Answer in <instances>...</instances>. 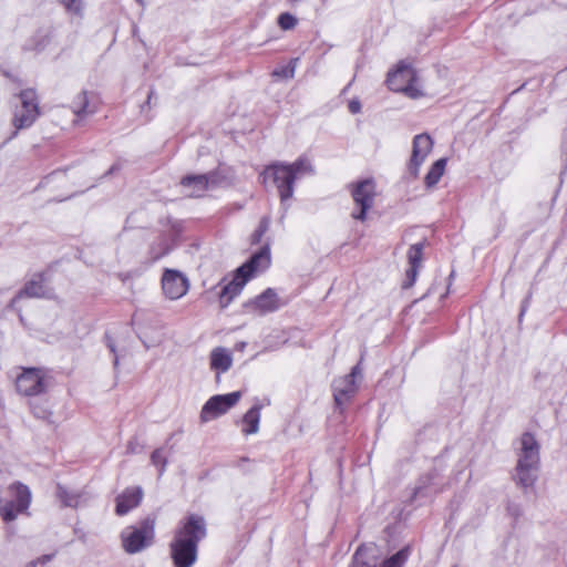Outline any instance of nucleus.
Instances as JSON below:
<instances>
[{
  "label": "nucleus",
  "mask_w": 567,
  "mask_h": 567,
  "mask_svg": "<svg viewBox=\"0 0 567 567\" xmlns=\"http://www.w3.org/2000/svg\"><path fill=\"white\" fill-rule=\"evenodd\" d=\"M104 338H105V342H106L107 348L114 354L113 365L116 369L118 367L120 361H118V357L116 354L115 342H114L113 338L109 333H106Z\"/></svg>",
  "instance_id": "38"
},
{
  "label": "nucleus",
  "mask_w": 567,
  "mask_h": 567,
  "mask_svg": "<svg viewBox=\"0 0 567 567\" xmlns=\"http://www.w3.org/2000/svg\"><path fill=\"white\" fill-rule=\"evenodd\" d=\"M162 289L166 298L177 300L187 293L189 281L181 271L166 269L162 277Z\"/></svg>",
  "instance_id": "12"
},
{
  "label": "nucleus",
  "mask_w": 567,
  "mask_h": 567,
  "mask_svg": "<svg viewBox=\"0 0 567 567\" xmlns=\"http://www.w3.org/2000/svg\"><path fill=\"white\" fill-rule=\"evenodd\" d=\"M245 308L258 315L274 312L280 308L278 295L272 288H267L260 295L246 302Z\"/></svg>",
  "instance_id": "14"
},
{
  "label": "nucleus",
  "mask_w": 567,
  "mask_h": 567,
  "mask_svg": "<svg viewBox=\"0 0 567 567\" xmlns=\"http://www.w3.org/2000/svg\"><path fill=\"white\" fill-rule=\"evenodd\" d=\"M410 556V547L405 546L391 557L386 558L381 567H404Z\"/></svg>",
  "instance_id": "32"
},
{
  "label": "nucleus",
  "mask_w": 567,
  "mask_h": 567,
  "mask_svg": "<svg viewBox=\"0 0 567 567\" xmlns=\"http://www.w3.org/2000/svg\"><path fill=\"white\" fill-rule=\"evenodd\" d=\"M206 535L207 525L202 515L189 514L182 519L169 544L174 567H193L198 557V545Z\"/></svg>",
  "instance_id": "1"
},
{
  "label": "nucleus",
  "mask_w": 567,
  "mask_h": 567,
  "mask_svg": "<svg viewBox=\"0 0 567 567\" xmlns=\"http://www.w3.org/2000/svg\"><path fill=\"white\" fill-rule=\"evenodd\" d=\"M207 177V185L209 188H216L224 184H227L231 179L230 169L218 166L217 168L209 171L205 174Z\"/></svg>",
  "instance_id": "28"
},
{
  "label": "nucleus",
  "mask_w": 567,
  "mask_h": 567,
  "mask_svg": "<svg viewBox=\"0 0 567 567\" xmlns=\"http://www.w3.org/2000/svg\"><path fill=\"white\" fill-rule=\"evenodd\" d=\"M416 81V71L403 61L398 64L396 70L389 72L386 78V84L391 91L402 92L412 99H417L423 95L421 90L415 85Z\"/></svg>",
  "instance_id": "6"
},
{
  "label": "nucleus",
  "mask_w": 567,
  "mask_h": 567,
  "mask_svg": "<svg viewBox=\"0 0 567 567\" xmlns=\"http://www.w3.org/2000/svg\"><path fill=\"white\" fill-rule=\"evenodd\" d=\"M136 1H137V3H138L141 7H143V8L145 7V2H144V0H136Z\"/></svg>",
  "instance_id": "50"
},
{
  "label": "nucleus",
  "mask_w": 567,
  "mask_h": 567,
  "mask_svg": "<svg viewBox=\"0 0 567 567\" xmlns=\"http://www.w3.org/2000/svg\"><path fill=\"white\" fill-rule=\"evenodd\" d=\"M54 32L55 29L52 24L39 28L25 48L35 52L43 51L52 41Z\"/></svg>",
  "instance_id": "22"
},
{
  "label": "nucleus",
  "mask_w": 567,
  "mask_h": 567,
  "mask_svg": "<svg viewBox=\"0 0 567 567\" xmlns=\"http://www.w3.org/2000/svg\"><path fill=\"white\" fill-rule=\"evenodd\" d=\"M433 148V140L426 133L417 134L413 137L412 155L409 162V173L413 178H417L420 168L425 162L427 155Z\"/></svg>",
  "instance_id": "11"
},
{
  "label": "nucleus",
  "mask_w": 567,
  "mask_h": 567,
  "mask_svg": "<svg viewBox=\"0 0 567 567\" xmlns=\"http://www.w3.org/2000/svg\"><path fill=\"white\" fill-rule=\"evenodd\" d=\"M140 450H138V442L136 439H132L127 442V445H126V453L127 454H136L138 453Z\"/></svg>",
  "instance_id": "39"
},
{
  "label": "nucleus",
  "mask_w": 567,
  "mask_h": 567,
  "mask_svg": "<svg viewBox=\"0 0 567 567\" xmlns=\"http://www.w3.org/2000/svg\"><path fill=\"white\" fill-rule=\"evenodd\" d=\"M297 23V18L289 12H284L278 17V24L282 30H291Z\"/></svg>",
  "instance_id": "36"
},
{
  "label": "nucleus",
  "mask_w": 567,
  "mask_h": 567,
  "mask_svg": "<svg viewBox=\"0 0 567 567\" xmlns=\"http://www.w3.org/2000/svg\"><path fill=\"white\" fill-rule=\"evenodd\" d=\"M422 489H423V487H416L414 489L413 497H416L417 495H420L422 493Z\"/></svg>",
  "instance_id": "46"
},
{
  "label": "nucleus",
  "mask_w": 567,
  "mask_h": 567,
  "mask_svg": "<svg viewBox=\"0 0 567 567\" xmlns=\"http://www.w3.org/2000/svg\"><path fill=\"white\" fill-rule=\"evenodd\" d=\"M539 444L534 434L523 433L520 451L516 465L517 484L524 488L533 487L539 470Z\"/></svg>",
  "instance_id": "2"
},
{
  "label": "nucleus",
  "mask_w": 567,
  "mask_h": 567,
  "mask_svg": "<svg viewBox=\"0 0 567 567\" xmlns=\"http://www.w3.org/2000/svg\"><path fill=\"white\" fill-rule=\"evenodd\" d=\"M10 488L14 491V499L7 502L0 509V515L6 523L13 522L20 514H29L32 495L30 488L20 483H13Z\"/></svg>",
  "instance_id": "9"
},
{
  "label": "nucleus",
  "mask_w": 567,
  "mask_h": 567,
  "mask_svg": "<svg viewBox=\"0 0 567 567\" xmlns=\"http://www.w3.org/2000/svg\"><path fill=\"white\" fill-rule=\"evenodd\" d=\"M246 347V342H240L237 344V348L243 350Z\"/></svg>",
  "instance_id": "48"
},
{
  "label": "nucleus",
  "mask_w": 567,
  "mask_h": 567,
  "mask_svg": "<svg viewBox=\"0 0 567 567\" xmlns=\"http://www.w3.org/2000/svg\"><path fill=\"white\" fill-rule=\"evenodd\" d=\"M55 496L62 503V506L73 508L79 506L81 498L79 493L69 491L64 485L60 483L56 484Z\"/></svg>",
  "instance_id": "30"
},
{
  "label": "nucleus",
  "mask_w": 567,
  "mask_h": 567,
  "mask_svg": "<svg viewBox=\"0 0 567 567\" xmlns=\"http://www.w3.org/2000/svg\"><path fill=\"white\" fill-rule=\"evenodd\" d=\"M247 280L243 278L241 276L235 275L234 279L226 284L220 292H219V303L221 308H227L230 302L234 300L235 297H237L244 286L246 285Z\"/></svg>",
  "instance_id": "21"
},
{
  "label": "nucleus",
  "mask_w": 567,
  "mask_h": 567,
  "mask_svg": "<svg viewBox=\"0 0 567 567\" xmlns=\"http://www.w3.org/2000/svg\"><path fill=\"white\" fill-rule=\"evenodd\" d=\"M54 557V554H48L39 557L40 565H45L47 563L51 561Z\"/></svg>",
  "instance_id": "41"
},
{
  "label": "nucleus",
  "mask_w": 567,
  "mask_h": 567,
  "mask_svg": "<svg viewBox=\"0 0 567 567\" xmlns=\"http://www.w3.org/2000/svg\"><path fill=\"white\" fill-rule=\"evenodd\" d=\"M30 410L35 417L41 420H45L51 415V412L48 409V406L42 404L30 402Z\"/></svg>",
  "instance_id": "37"
},
{
  "label": "nucleus",
  "mask_w": 567,
  "mask_h": 567,
  "mask_svg": "<svg viewBox=\"0 0 567 567\" xmlns=\"http://www.w3.org/2000/svg\"><path fill=\"white\" fill-rule=\"evenodd\" d=\"M117 169H120V166H118V165H116V164H114V165H112V166L110 167V169L107 171V173H106V174H107V175L113 174V173H114L115 171H117Z\"/></svg>",
  "instance_id": "45"
},
{
  "label": "nucleus",
  "mask_w": 567,
  "mask_h": 567,
  "mask_svg": "<svg viewBox=\"0 0 567 567\" xmlns=\"http://www.w3.org/2000/svg\"><path fill=\"white\" fill-rule=\"evenodd\" d=\"M209 359L210 369L217 372V379L220 373L227 372L233 364L231 352L224 347L214 348L210 352Z\"/></svg>",
  "instance_id": "20"
},
{
  "label": "nucleus",
  "mask_w": 567,
  "mask_h": 567,
  "mask_svg": "<svg viewBox=\"0 0 567 567\" xmlns=\"http://www.w3.org/2000/svg\"><path fill=\"white\" fill-rule=\"evenodd\" d=\"M40 565L39 558L31 560L25 567H38Z\"/></svg>",
  "instance_id": "44"
},
{
  "label": "nucleus",
  "mask_w": 567,
  "mask_h": 567,
  "mask_svg": "<svg viewBox=\"0 0 567 567\" xmlns=\"http://www.w3.org/2000/svg\"><path fill=\"white\" fill-rule=\"evenodd\" d=\"M143 499V489L140 486L125 488L116 496L115 513L118 516H124L135 507H137Z\"/></svg>",
  "instance_id": "17"
},
{
  "label": "nucleus",
  "mask_w": 567,
  "mask_h": 567,
  "mask_svg": "<svg viewBox=\"0 0 567 567\" xmlns=\"http://www.w3.org/2000/svg\"><path fill=\"white\" fill-rule=\"evenodd\" d=\"M45 296L43 278L39 275L25 282L24 287L10 300L8 309L16 310L17 303L22 298H42Z\"/></svg>",
  "instance_id": "18"
},
{
  "label": "nucleus",
  "mask_w": 567,
  "mask_h": 567,
  "mask_svg": "<svg viewBox=\"0 0 567 567\" xmlns=\"http://www.w3.org/2000/svg\"><path fill=\"white\" fill-rule=\"evenodd\" d=\"M151 463L154 466L158 467L159 476L163 475V473L166 470V465H167V458L164 455V449L163 447L156 449V450H154L152 452V454H151Z\"/></svg>",
  "instance_id": "33"
},
{
  "label": "nucleus",
  "mask_w": 567,
  "mask_h": 567,
  "mask_svg": "<svg viewBox=\"0 0 567 567\" xmlns=\"http://www.w3.org/2000/svg\"><path fill=\"white\" fill-rule=\"evenodd\" d=\"M18 315H19L20 322H23L24 318H23L20 309L18 310Z\"/></svg>",
  "instance_id": "49"
},
{
  "label": "nucleus",
  "mask_w": 567,
  "mask_h": 567,
  "mask_svg": "<svg viewBox=\"0 0 567 567\" xmlns=\"http://www.w3.org/2000/svg\"><path fill=\"white\" fill-rule=\"evenodd\" d=\"M240 398V391H235L227 394H217L209 398L202 408L199 415L200 422L206 423L227 413L239 402Z\"/></svg>",
  "instance_id": "10"
},
{
  "label": "nucleus",
  "mask_w": 567,
  "mask_h": 567,
  "mask_svg": "<svg viewBox=\"0 0 567 567\" xmlns=\"http://www.w3.org/2000/svg\"><path fill=\"white\" fill-rule=\"evenodd\" d=\"M72 19L82 20L85 12V0H56Z\"/></svg>",
  "instance_id": "31"
},
{
  "label": "nucleus",
  "mask_w": 567,
  "mask_h": 567,
  "mask_svg": "<svg viewBox=\"0 0 567 567\" xmlns=\"http://www.w3.org/2000/svg\"><path fill=\"white\" fill-rule=\"evenodd\" d=\"M173 249V240L169 234L159 233L156 238L150 244L148 259L155 262L168 255Z\"/></svg>",
  "instance_id": "19"
},
{
  "label": "nucleus",
  "mask_w": 567,
  "mask_h": 567,
  "mask_svg": "<svg viewBox=\"0 0 567 567\" xmlns=\"http://www.w3.org/2000/svg\"><path fill=\"white\" fill-rule=\"evenodd\" d=\"M71 109L73 113L79 117L83 118L90 114L95 113V107H91L89 101L87 91H81L71 102Z\"/></svg>",
  "instance_id": "26"
},
{
  "label": "nucleus",
  "mask_w": 567,
  "mask_h": 567,
  "mask_svg": "<svg viewBox=\"0 0 567 567\" xmlns=\"http://www.w3.org/2000/svg\"><path fill=\"white\" fill-rule=\"evenodd\" d=\"M53 375L48 368L22 367L16 378V390L24 398H37L45 395L53 385Z\"/></svg>",
  "instance_id": "4"
},
{
  "label": "nucleus",
  "mask_w": 567,
  "mask_h": 567,
  "mask_svg": "<svg viewBox=\"0 0 567 567\" xmlns=\"http://www.w3.org/2000/svg\"><path fill=\"white\" fill-rule=\"evenodd\" d=\"M270 262V245L266 243L248 261L237 268V275L248 281L256 272L266 270Z\"/></svg>",
  "instance_id": "13"
},
{
  "label": "nucleus",
  "mask_w": 567,
  "mask_h": 567,
  "mask_svg": "<svg viewBox=\"0 0 567 567\" xmlns=\"http://www.w3.org/2000/svg\"><path fill=\"white\" fill-rule=\"evenodd\" d=\"M153 95H154V90H151L148 95H147V103L148 104L151 103V100H152Z\"/></svg>",
  "instance_id": "47"
},
{
  "label": "nucleus",
  "mask_w": 567,
  "mask_h": 567,
  "mask_svg": "<svg viewBox=\"0 0 567 567\" xmlns=\"http://www.w3.org/2000/svg\"><path fill=\"white\" fill-rule=\"evenodd\" d=\"M18 97L21 104L17 105L14 109L12 118L14 131L8 140L16 137L20 130L31 127L40 116L39 100L33 89L22 90L18 94Z\"/></svg>",
  "instance_id": "5"
},
{
  "label": "nucleus",
  "mask_w": 567,
  "mask_h": 567,
  "mask_svg": "<svg viewBox=\"0 0 567 567\" xmlns=\"http://www.w3.org/2000/svg\"><path fill=\"white\" fill-rule=\"evenodd\" d=\"M156 515H148L121 532L122 547L125 553L134 555L151 547L155 542Z\"/></svg>",
  "instance_id": "3"
},
{
  "label": "nucleus",
  "mask_w": 567,
  "mask_h": 567,
  "mask_svg": "<svg viewBox=\"0 0 567 567\" xmlns=\"http://www.w3.org/2000/svg\"><path fill=\"white\" fill-rule=\"evenodd\" d=\"M260 176L264 183L271 181L276 185L281 203L292 197L296 179L293 173L286 166V163L268 165Z\"/></svg>",
  "instance_id": "8"
},
{
  "label": "nucleus",
  "mask_w": 567,
  "mask_h": 567,
  "mask_svg": "<svg viewBox=\"0 0 567 567\" xmlns=\"http://www.w3.org/2000/svg\"><path fill=\"white\" fill-rule=\"evenodd\" d=\"M270 226V219L268 217H262L258 224V227L251 235V244L257 245L261 241L264 235L268 231Z\"/></svg>",
  "instance_id": "34"
},
{
  "label": "nucleus",
  "mask_w": 567,
  "mask_h": 567,
  "mask_svg": "<svg viewBox=\"0 0 567 567\" xmlns=\"http://www.w3.org/2000/svg\"><path fill=\"white\" fill-rule=\"evenodd\" d=\"M261 404L256 403L251 406L243 416V429L241 432L245 435H251L258 432L260 422Z\"/></svg>",
  "instance_id": "25"
},
{
  "label": "nucleus",
  "mask_w": 567,
  "mask_h": 567,
  "mask_svg": "<svg viewBox=\"0 0 567 567\" xmlns=\"http://www.w3.org/2000/svg\"><path fill=\"white\" fill-rule=\"evenodd\" d=\"M361 373L360 365L357 364L351 369V372L348 375H352L353 381H355V377Z\"/></svg>",
  "instance_id": "42"
},
{
  "label": "nucleus",
  "mask_w": 567,
  "mask_h": 567,
  "mask_svg": "<svg viewBox=\"0 0 567 567\" xmlns=\"http://www.w3.org/2000/svg\"><path fill=\"white\" fill-rule=\"evenodd\" d=\"M286 166L293 173L295 179L303 175L315 174V167L312 166L310 159L306 156H300L293 163L286 164Z\"/></svg>",
  "instance_id": "29"
},
{
  "label": "nucleus",
  "mask_w": 567,
  "mask_h": 567,
  "mask_svg": "<svg viewBox=\"0 0 567 567\" xmlns=\"http://www.w3.org/2000/svg\"><path fill=\"white\" fill-rule=\"evenodd\" d=\"M446 163L447 159L442 157L432 164L424 177V183L427 188L434 187L440 182L445 172Z\"/></svg>",
  "instance_id": "27"
},
{
  "label": "nucleus",
  "mask_w": 567,
  "mask_h": 567,
  "mask_svg": "<svg viewBox=\"0 0 567 567\" xmlns=\"http://www.w3.org/2000/svg\"><path fill=\"white\" fill-rule=\"evenodd\" d=\"M424 247L425 240L411 245L408 250V260L410 264V268L406 270V278L402 285L404 289L411 288L416 281V277L422 264Z\"/></svg>",
  "instance_id": "16"
},
{
  "label": "nucleus",
  "mask_w": 567,
  "mask_h": 567,
  "mask_svg": "<svg viewBox=\"0 0 567 567\" xmlns=\"http://www.w3.org/2000/svg\"><path fill=\"white\" fill-rule=\"evenodd\" d=\"M297 59H292L287 65L276 69L272 72L274 76H280L285 79H291L295 75Z\"/></svg>",
  "instance_id": "35"
},
{
  "label": "nucleus",
  "mask_w": 567,
  "mask_h": 567,
  "mask_svg": "<svg viewBox=\"0 0 567 567\" xmlns=\"http://www.w3.org/2000/svg\"><path fill=\"white\" fill-rule=\"evenodd\" d=\"M507 509L511 513V515H513L515 517H518L520 514L519 508L517 506L508 505Z\"/></svg>",
  "instance_id": "43"
},
{
  "label": "nucleus",
  "mask_w": 567,
  "mask_h": 567,
  "mask_svg": "<svg viewBox=\"0 0 567 567\" xmlns=\"http://www.w3.org/2000/svg\"><path fill=\"white\" fill-rule=\"evenodd\" d=\"M181 185L192 188L189 196L199 198L208 190L207 177L205 174L186 175L181 179Z\"/></svg>",
  "instance_id": "24"
},
{
  "label": "nucleus",
  "mask_w": 567,
  "mask_h": 567,
  "mask_svg": "<svg viewBox=\"0 0 567 567\" xmlns=\"http://www.w3.org/2000/svg\"><path fill=\"white\" fill-rule=\"evenodd\" d=\"M358 386L352 375H343L332 382V392L336 405L342 410L355 395Z\"/></svg>",
  "instance_id": "15"
},
{
  "label": "nucleus",
  "mask_w": 567,
  "mask_h": 567,
  "mask_svg": "<svg viewBox=\"0 0 567 567\" xmlns=\"http://www.w3.org/2000/svg\"><path fill=\"white\" fill-rule=\"evenodd\" d=\"M374 551L375 548L372 545H360L353 554L349 567H377L378 558Z\"/></svg>",
  "instance_id": "23"
},
{
  "label": "nucleus",
  "mask_w": 567,
  "mask_h": 567,
  "mask_svg": "<svg viewBox=\"0 0 567 567\" xmlns=\"http://www.w3.org/2000/svg\"><path fill=\"white\" fill-rule=\"evenodd\" d=\"M361 110V104L359 101H351L349 103V111L352 113V114H357L359 113Z\"/></svg>",
  "instance_id": "40"
},
{
  "label": "nucleus",
  "mask_w": 567,
  "mask_h": 567,
  "mask_svg": "<svg viewBox=\"0 0 567 567\" xmlns=\"http://www.w3.org/2000/svg\"><path fill=\"white\" fill-rule=\"evenodd\" d=\"M349 189L355 206L359 207V210L353 212L351 216L355 220L364 221L368 212L374 205L377 196L375 182L373 178H365L350 184Z\"/></svg>",
  "instance_id": "7"
}]
</instances>
